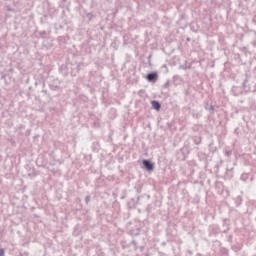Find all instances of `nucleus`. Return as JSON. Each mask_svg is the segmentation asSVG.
Listing matches in <instances>:
<instances>
[{
	"label": "nucleus",
	"instance_id": "15",
	"mask_svg": "<svg viewBox=\"0 0 256 256\" xmlns=\"http://www.w3.org/2000/svg\"><path fill=\"white\" fill-rule=\"evenodd\" d=\"M139 199H141V197H140V196H138V197H137V201H139Z\"/></svg>",
	"mask_w": 256,
	"mask_h": 256
},
{
	"label": "nucleus",
	"instance_id": "7",
	"mask_svg": "<svg viewBox=\"0 0 256 256\" xmlns=\"http://www.w3.org/2000/svg\"><path fill=\"white\" fill-rule=\"evenodd\" d=\"M0 256H5V250L3 248L0 249Z\"/></svg>",
	"mask_w": 256,
	"mask_h": 256
},
{
	"label": "nucleus",
	"instance_id": "9",
	"mask_svg": "<svg viewBox=\"0 0 256 256\" xmlns=\"http://www.w3.org/2000/svg\"><path fill=\"white\" fill-rule=\"evenodd\" d=\"M21 256H29V252H23L21 253Z\"/></svg>",
	"mask_w": 256,
	"mask_h": 256
},
{
	"label": "nucleus",
	"instance_id": "14",
	"mask_svg": "<svg viewBox=\"0 0 256 256\" xmlns=\"http://www.w3.org/2000/svg\"><path fill=\"white\" fill-rule=\"evenodd\" d=\"M186 41H191V38H187Z\"/></svg>",
	"mask_w": 256,
	"mask_h": 256
},
{
	"label": "nucleus",
	"instance_id": "11",
	"mask_svg": "<svg viewBox=\"0 0 256 256\" xmlns=\"http://www.w3.org/2000/svg\"><path fill=\"white\" fill-rule=\"evenodd\" d=\"M231 155V152H226V156L229 157Z\"/></svg>",
	"mask_w": 256,
	"mask_h": 256
},
{
	"label": "nucleus",
	"instance_id": "13",
	"mask_svg": "<svg viewBox=\"0 0 256 256\" xmlns=\"http://www.w3.org/2000/svg\"><path fill=\"white\" fill-rule=\"evenodd\" d=\"M137 193H141V188H138V189H137Z\"/></svg>",
	"mask_w": 256,
	"mask_h": 256
},
{
	"label": "nucleus",
	"instance_id": "3",
	"mask_svg": "<svg viewBox=\"0 0 256 256\" xmlns=\"http://www.w3.org/2000/svg\"><path fill=\"white\" fill-rule=\"evenodd\" d=\"M152 109L155 111H161V103L157 100H152L151 101Z\"/></svg>",
	"mask_w": 256,
	"mask_h": 256
},
{
	"label": "nucleus",
	"instance_id": "8",
	"mask_svg": "<svg viewBox=\"0 0 256 256\" xmlns=\"http://www.w3.org/2000/svg\"><path fill=\"white\" fill-rule=\"evenodd\" d=\"M164 89H167L169 87V81H167L164 85H163Z\"/></svg>",
	"mask_w": 256,
	"mask_h": 256
},
{
	"label": "nucleus",
	"instance_id": "18",
	"mask_svg": "<svg viewBox=\"0 0 256 256\" xmlns=\"http://www.w3.org/2000/svg\"><path fill=\"white\" fill-rule=\"evenodd\" d=\"M43 93H47V91H46V90H44V91H43Z\"/></svg>",
	"mask_w": 256,
	"mask_h": 256
},
{
	"label": "nucleus",
	"instance_id": "5",
	"mask_svg": "<svg viewBox=\"0 0 256 256\" xmlns=\"http://www.w3.org/2000/svg\"><path fill=\"white\" fill-rule=\"evenodd\" d=\"M210 113H213L215 111V106L211 105L209 108H207Z\"/></svg>",
	"mask_w": 256,
	"mask_h": 256
},
{
	"label": "nucleus",
	"instance_id": "10",
	"mask_svg": "<svg viewBox=\"0 0 256 256\" xmlns=\"http://www.w3.org/2000/svg\"><path fill=\"white\" fill-rule=\"evenodd\" d=\"M252 21L256 24V15L253 17Z\"/></svg>",
	"mask_w": 256,
	"mask_h": 256
},
{
	"label": "nucleus",
	"instance_id": "20",
	"mask_svg": "<svg viewBox=\"0 0 256 256\" xmlns=\"http://www.w3.org/2000/svg\"><path fill=\"white\" fill-rule=\"evenodd\" d=\"M230 171H233V168H231Z\"/></svg>",
	"mask_w": 256,
	"mask_h": 256
},
{
	"label": "nucleus",
	"instance_id": "2",
	"mask_svg": "<svg viewBox=\"0 0 256 256\" xmlns=\"http://www.w3.org/2000/svg\"><path fill=\"white\" fill-rule=\"evenodd\" d=\"M143 169L145 171H153L155 169V164L151 160L144 159L142 160Z\"/></svg>",
	"mask_w": 256,
	"mask_h": 256
},
{
	"label": "nucleus",
	"instance_id": "6",
	"mask_svg": "<svg viewBox=\"0 0 256 256\" xmlns=\"http://www.w3.org/2000/svg\"><path fill=\"white\" fill-rule=\"evenodd\" d=\"M89 201H91V196H86L85 197V203L89 204Z\"/></svg>",
	"mask_w": 256,
	"mask_h": 256
},
{
	"label": "nucleus",
	"instance_id": "16",
	"mask_svg": "<svg viewBox=\"0 0 256 256\" xmlns=\"http://www.w3.org/2000/svg\"><path fill=\"white\" fill-rule=\"evenodd\" d=\"M247 83V80L244 81V85Z\"/></svg>",
	"mask_w": 256,
	"mask_h": 256
},
{
	"label": "nucleus",
	"instance_id": "19",
	"mask_svg": "<svg viewBox=\"0 0 256 256\" xmlns=\"http://www.w3.org/2000/svg\"><path fill=\"white\" fill-rule=\"evenodd\" d=\"M196 145H199V142H196Z\"/></svg>",
	"mask_w": 256,
	"mask_h": 256
},
{
	"label": "nucleus",
	"instance_id": "4",
	"mask_svg": "<svg viewBox=\"0 0 256 256\" xmlns=\"http://www.w3.org/2000/svg\"><path fill=\"white\" fill-rule=\"evenodd\" d=\"M249 179V174L248 173H244L241 175V180L242 181H247Z\"/></svg>",
	"mask_w": 256,
	"mask_h": 256
},
{
	"label": "nucleus",
	"instance_id": "12",
	"mask_svg": "<svg viewBox=\"0 0 256 256\" xmlns=\"http://www.w3.org/2000/svg\"><path fill=\"white\" fill-rule=\"evenodd\" d=\"M253 47H256V41L252 42Z\"/></svg>",
	"mask_w": 256,
	"mask_h": 256
},
{
	"label": "nucleus",
	"instance_id": "1",
	"mask_svg": "<svg viewBox=\"0 0 256 256\" xmlns=\"http://www.w3.org/2000/svg\"><path fill=\"white\" fill-rule=\"evenodd\" d=\"M145 79L148 81V83H157V80L159 79V73L149 72L146 74Z\"/></svg>",
	"mask_w": 256,
	"mask_h": 256
},
{
	"label": "nucleus",
	"instance_id": "17",
	"mask_svg": "<svg viewBox=\"0 0 256 256\" xmlns=\"http://www.w3.org/2000/svg\"><path fill=\"white\" fill-rule=\"evenodd\" d=\"M42 35H45V31H44V32H42Z\"/></svg>",
	"mask_w": 256,
	"mask_h": 256
}]
</instances>
